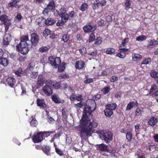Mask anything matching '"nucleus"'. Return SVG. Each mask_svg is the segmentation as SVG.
Masks as SVG:
<instances>
[{
	"label": "nucleus",
	"instance_id": "obj_1",
	"mask_svg": "<svg viewBox=\"0 0 158 158\" xmlns=\"http://www.w3.org/2000/svg\"><path fill=\"white\" fill-rule=\"evenodd\" d=\"M94 105L93 107H88L86 106L83 112L82 118L79 126L76 127L77 131L80 132V136L82 139H85L86 137L90 136L94 131V128L98 126V123L93 120L90 119L88 117L96 108L95 103L93 101Z\"/></svg>",
	"mask_w": 158,
	"mask_h": 158
},
{
	"label": "nucleus",
	"instance_id": "obj_2",
	"mask_svg": "<svg viewBox=\"0 0 158 158\" xmlns=\"http://www.w3.org/2000/svg\"><path fill=\"white\" fill-rule=\"evenodd\" d=\"M20 40V43L16 46V50L22 54H26L29 50V45L27 42L29 41L28 35L22 36Z\"/></svg>",
	"mask_w": 158,
	"mask_h": 158
},
{
	"label": "nucleus",
	"instance_id": "obj_3",
	"mask_svg": "<svg viewBox=\"0 0 158 158\" xmlns=\"http://www.w3.org/2000/svg\"><path fill=\"white\" fill-rule=\"evenodd\" d=\"M54 133L53 131L41 132L37 134H35L32 138V140L34 143H38L43 140V136L47 137L50 135V134Z\"/></svg>",
	"mask_w": 158,
	"mask_h": 158
},
{
	"label": "nucleus",
	"instance_id": "obj_4",
	"mask_svg": "<svg viewBox=\"0 0 158 158\" xmlns=\"http://www.w3.org/2000/svg\"><path fill=\"white\" fill-rule=\"evenodd\" d=\"M100 138L106 143H110L112 139V133L107 131H104L100 135Z\"/></svg>",
	"mask_w": 158,
	"mask_h": 158
},
{
	"label": "nucleus",
	"instance_id": "obj_5",
	"mask_svg": "<svg viewBox=\"0 0 158 158\" xmlns=\"http://www.w3.org/2000/svg\"><path fill=\"white\" fill-rule=\"evenodd\" d=\"M49 60L51 65L55 68L57 67L58 65L61 62L60 59L59 57H56L54 59L52 57H50L49 58Z\"/></svg>",
	"mask_w": 158,
	"mask_h": 158
},
{
	"label": "nucleus",
	"instance_id": "obj_6",
	"mask_svg": "<svg viewBox=\"0 0 158 158\" xmlns=\"http://www.w3.org/2000/svg\"><path fill=\"white\" fill-rule=\"evenodd\" d=\"M83 29L85 32H89L94 31L96 29V27L94 25L87 24L83 27Z\"/></svg>",
	"mask_w": 158,
	"mask_h": 158
},
{
	"label": "nucleus",
	"instance_id": "obj_7",
	"mask_svg": "<svg viewBox=\"0 0 158 158\" xmlns=\"http://www.w3.org/2000/svg\"><path fill=\"white\" fill-rule=\"evenodd\" d=\"M46 84L47 85H50L51 87H52L56 89H58L60 87V85L59 83L55 81H52L51 80L46 81Z\"/></svg>",
	"mask_w": 158,
	"mask_h": 158
},
{
	"label": "nucleus",
	"instance_id": "obj_8",
	"mask_svg": "<svg viewBox=\"0 0 158 158\" xmlns=\"http://www.w3.org/2000/svg\"><path fill=\"white\" fill-rule=\"evenodd\" d=\"M50 85H46L43 88L44 93L47 95L50 96L52 94V91Z\"/></svg>",
	"mask_w": 158,
	"mask_h": 158
},
{
	"label": "nucleus",
	"instance_id": "obj_9",
	"mask_svg": "<svg viewBox=\"0 0 158 158\" xmlns=\"http://www.w3.org/2000/svg\"><path fill=\"white\" fill-rule=\"evenodd\" d=\"M31 44L33 45H35L39 42V36L35 33H33L31 35Z\"/></svg>",
	"mask_w": 158,
	"mask_h": 158
},
{
	"label": "nucleus",
	"instance_id": "obj_10",
	"mask_svg": "<svg viewBox=\"0 0 158 158\" xmlns=\"http://www.w3.org/2000/svg\"><path fill=\"white\" fill-rule=\"evenodd\" d=\"M119 49L120 51L117 54V56L120 58H124L126 56L125 52L128 51V49L121 48L120 47H119Z\"/></svg>",
	"mask_w": 158,
	"mask_h": 158
},
{
	"label": "nucleus",
	"instance_id": "obj_11",
	"mask_svg": "<svg viewBox=\"0 0 158 158\" xmlns=\"http://www.w3.org/2000/svg\"><path fill=\"white\" fill-rule=\"evenodd\" d=\"M138 103L137 101H132L129 103L126 108V110L128 111L131 110L134 107H137L138 106Z\"/></svg>",
	"mask_w": 158,
	"mask_h": 158
},
{
	"label": "nucleus",
	"instance_id": "obj_12",
	"mask_svg": "<svg viewBox=\"0 0 158 158\" xmlns=\"http://www.w3.org/2000/svg\"><path fill=\"white\" fill-rule=\"evenodd\" d=\"M6 83L11 87H13L16 83L15 78L11 77L7 78L6 80Z\"/></svg>",
	"mask_w": 158,
	"mask_h": 158
},
{
	"label": "nucleus",
	"instance_id": "obj_13",
	"mask_svg": "<svg viewBox=\"0 0 158 158\" xmlns=\"http://www.w3.org/2000/svg\"><path fill=\"white\" fill-rule=\"evenodd\" d=\"M37 105L40 108L45 109L46 107V105L45 103L44 100V99H38L37 100Z\"/></svg>",
	"mask_w": 158,
	"mask_h": 158
},
{
	"label": "nucleus",
	"instance_id": "obj_14",
	"mask_svg": "<svg viewBox=\"0 0 158 158\" xmlns=\"http://www.w3.org/2000/svg\"><path fill=\"white\" fill-rule=\"evenodd\" d=\"M11 39L10 35L8 34H6L4 37L3 43L5 45L9 44Z\"/></svg>",
	"mask_w": 158,
	"mask_h": 158
},
{
	"label": "nucleus",
	"instance_id": "obj_15",
	"mask_svg": "<svg viewBox=\"0 0 158 158\" xmlns=\"http://www.w3.org/2000/svg\"><path fill=\"white\" fill-rule=\"evenodd\" d=\"M0 20L3 22L4 24H10V20L8 19V17L6 15H2L0 17Z\"/></svg>",
	"mask_w": 158,
	"mask_h": 158
},
{
	"label": "nucleus",
	"instance_id": "obj_16",
	"mask_svg": "<svg viewBox=\"0 0 158 158\" xmlns=\"http://www.w3.org/2000/svg\"><path fill=\"white\" fill-rule=\"evenodd\" d=\"M157 121V119L156 118L152 117L148 120V124L150 126H153L156 123Z\"/></svg>",
	"mask_w": 158,
	"mask_h": 158
},
{
	"label": "nucleus",
	"instance_id": "obj_17",
	"mask_svg": "<svg viewBox=\"0 0 158 158\" xmlns=\"http://www.w3.org/2000/svg\"><path fill=\"white\" fill-rule=\"evenodd\" d=\"M117 106V104L115 103L108 104L106 106V108L112 111L114 110Z\"/></svg>",
	"mask_w": 158,
	"mask_h": 158
},
{
	"label": "nucleus",
	"instance_id": "obj_18",
	"mask_svg": "<svg viewBox=\"0 0 158 158\" xmlns=\"http://www.w3.org/2000/svg\"><path fill=\"white\" fill-rule=\"evenodd\" d=\"M157 41L155 40H151L149 43L148 45L147 46V48H153L155 45L157 44Z\"/></svg>",
	"mask_w": 158,
	"mask_h": 158
},
{
	"label": "nucleus",
	"instance_id": "obj_19",
	"mask_svg": "<svg viewBox=\"0 0 158 158\" xmlns=\"http://www.w3.org/2000/svg\"><path fill=\"white\" fill-rule=\"evenodd\" d=\"M132 59L133 61H138L140 60L141 58V56L139 54L133 53L132 54Z\"/></svg>",
	"mask_w": 158,
	"mask_h": 158
},
{
	"label": "nucleus",
	"instance_id": "obj_20",
	"mask_svg": "<svg viewBox=\"0 0 158 158\" xmlns=\"http://www.w3.org/2000/svg\"><path fill=\"white\" fill-rule=\"evenodd\" d=\"M45 19L41 17L37 19L36 22L39 26L41 27L44 26L45 24Z\"/></svg>",
	"mask_w": 158,
	"mask_h": 158
},
{
	"label": "nucleus",
	"instance_id": "obj_21",
	"mask_svg": "<svg viewBox=\"0 0 158 158\" xmlns=\"http://www.w3.org/2000/svg\"><path fill=\"white\" fill-rule=\"evenodd\" d=\"M84 65V62L81 60L77 61L76 62V68L78 69H81L83 68Z\"/></svg>",
	"mask_w": 158,
	"mask_h": 158
},
{
	"label": "nucleus",
	"instance_id": "obj_22",
	"mask_svg": "<svg viewBox=\"0 0 158 158\" xmlns=\"http://www.w3.org/2000/svg\"><path fill=\"white\" fill-rule=\"evenodd\" d=\"M12 2H10L8 4V6L9 7H15L16 8H19V6L18 5V2H17L15 0H12Z\"/></svg>",
	"mask_w": 158,
	"mask_h": 158
},
{
	"label": "nucleus",
	"instance_id": "obj_23",
	"mask_svg": "<svg viewBox=\"0 0 158 158\" xmlns=\"http://www.w3.org/2000/svg\"><path fill=\"white\" fill-rule=\"evenodd\" d=\"M9 62L6 58H0V64L4 66H6L9 64Z\"/></svg>",
	"mask_w": 158,
	"mask_h": 158
},
{
	"label": "nucleus",
	"instance_id": "obj_24",
	"mask_svg": "<svg viewBox=\"0 0 158 158\" xmlns=\"http://www.w3.org/2000/svg\"><path fill=\"white\" fill-rule=\"evenodd\" d=\"M104 112L106 116L107 117H110L113 114V111L111 110L106 108Z\"/></svg>",
	"mask_w": 158,
	"mask_h": 158
},
{
	"label": "nucleus",
	"instance_id": "obj_25",
	"mask_svg": "<svg viewBox=\"0 0 158 158\" xmlns=\"http://www.w3.org/2000/svg\"><path fill=\"white\" fill-rule=\"evenodd\" d=\"M46 81H45V80L44 77L41 75H40L39 76L38 78V83L39 85H42L44 82L46 83Z\"/></svg>",
	"mask_w": 158,
	"mask_h": 158
},
{
	"label": "nucleus",
	"instance_id": "obj_26",
	"mask_svg": "<svg viewBox=\"0 0 158 158\" xmlns=\"http://www.w3.org/2000/svg\"><path fill=\"white\" fill-rule=\"evenodd\" d=\"M42 149L44 151V152L47 155H49V151H50V148L49 146H45L42 147Z\"/></svg>",
	"mask_w": 158,
	"mask_h": 158
},
{
	"label": "nucleus",
	"instance_id": "obj_27",
	"mask_svg": "<svg viewBox=\"0 0 158 158\" xmlns=\"http://www.w3.org/2000/svg\"><path fill=\"white\" fill-rule=\"evenodd\" d=\"M55 23V20L51 18H48L46 20L45 19V23L47 25H52Z\"/></svg>",
	"mask_w": 158,
	"mask_h": 158
},
{
	"label": "nucleus",
	"instance_id": "obj_28",
	"mask_svg": "<svg viewBox=\"0 0 158 158\" xmlns=\"http://www.w3.org/2000/svg\"><path fill=\"white\" fill-rule=\"evenodd\" d=\"M157 86L155 85H152L151 88L150 89L149 92V94L152 95L153 93H154L157 90Z\"/></svg>",
	"mask_w": 158,
	"mask_h": 158
},
{
	"label": "nucleus",
	"instance_id": "obj_29",
	"mask_svg": "<svg viewBox=\"0 0 158 158\" xmlns=\"http://www.w3.org/2000/svg\"><path fill=\"white\" fill-rule=\"evenodd\" d=\"M67 11V9L66 8L62 7L58 12L59 15L60 16L64 14H66Z\"/></svg>",
	"mask_w": 158,
	"mask_h": 158
},
{
	"label": "nucleus",
	"instance_id": "obj_30",
	"mask_svg": "<svg viewBox=\"0 0 158 158\" xmlns=\"http://www.w3.org/2000/svg\"><path fill=\"white\" fill-rule=\"evenodd\" d=\"M98 147L101 151H106L107 150V146L103 144H102L98 145Z\"/></svg>",
	"mask_w": 158,
	"mask_h": 158
},
{
	"label": "nucleus",
	"instance_id": "obj_31",
	"mask_svg": "<svg viewBox=\"0 0 158 158\" xmlns=\"http://www.w3.org/2000/svg\"><path fill=\"white\" fill-rule=\"evenodd\" d=\"M128 41V39L126 38L123 40L122 42V43L119 47H120L122 48L123 47H126L127 45V43Z\"/></svg>",
	"mask_w": 158,
	"mask_h": 158
},
{
	"label": "nucleus",
	"instance_id": "obj_32",
	"mask_svg": "<svg viewBox=\"0 0 158 158\" xmlns=\"http://www.w3.org/2000/svg\"><path fill=\"white\" fill-rule=\"evenodd\" d=\"M48 9L49 10H53L55 8V5L53 2H50L48 5Z\"/></svg>",
	"mask_w": 158,
	"mask_h": 158
},
{
	"label": "nucleus",
	"instance_id": "obj_33",
	"mask_svg": "<svg viewBox=\"0 0 158 158\" xmlns=\"http://www.w3.org/2000/svg\"><path fill=\"white\" fill-rule=\"evenodd\" d=\"M16 75L18 76H22L24 72L21 69H19L18 70L15 72Z\"/></svg>",
	"mask_w": 158,
	"mask_h": 158
},
{
	"label": "nucleus",
	"instance_id": "obj_34",
	"mask_svg": "<svg viewBox=\"0 0 158 158\" xmlns=\"http://www.w3.org/2000/svg\"><path fill=\"white\" fill-rule=\"evenodd\" d=\"M140 125L138 123L135 126V132L136 135L137 136L139 133V127Z\"/></svg>",
	"mask_w": 158,
	"mask_h": 158
},
{
	"label": "nucleus",
	"instance_id": "obj_35",
	"mask_svg": "<svg viewBox=\"0 0 158 158\" xmlns=\"http://www.w3.org/2000/svg\"><path fill=\"white\" fill-rule=\"evenodd\" d=\"M60 17L62 20H63L65 22H66L69 18V15L66 13L60 16Z\"/></svg>",
	"mask_w": 158,
	"mask_h": 158
},
{
	"label": "nucleus",
	"instance_id": "obj_36",
	"mask_svg": "<svg viewBox=\"0 0 158 158\" xmlns=\"http://www.w3.org/2000/svg\"><path fill=\"white\" fill-rule=\"evenodd\" d=\"M146 39L147 37L146 36L141 35L136 38V40L139 41H142L146 40Z\"/></svg>",
	"mask_w": 158,
	"mask_h": 158
},
{
	"label": "nucleus",
	"instance_id": "obj_37",
	"mask_svg": "<svg viewBox=\"0 0 158 158\" xmlns=\"http://www.w3.org/2000/svg\"><path fill=\"white\" fill-rule=\"evenodd\" d=\"M150 74L151 77L154 78L155 79H156L158 77V73L154 70L152 71Z\"/></svg>",
	"mask_w": 158,
	"mask_h": 158
},
{
	"label": "nucleus",
	"instance_id": "obj_38",
	"mask_svg": "<svg viewBox=\"0 0 158 158\" xmlns=\"http://www.w3.org/2000/svg\"><path fill=\"white\" fill-rule=\"evenodd\" d=\"M88 7V4L86 3H83L82 5L81 6L80 9L81 11H83L85 10Z\"/></svg>",
	"mask_w": 158,
	"mask_h": 158
},
{
	"label": "nucleus",
	"instance_id": "obj_39",
	"mask_svg": "<svg viewBox=\"0 0 158 158\" xmlns=\"http://www.w3.org/2000/svg\"><path fill=\"white\" fill-rule=\"evenodd\" d=\"M115 52L114 49L113 48H109L106 50V54H112L114 53Z\"/></svg>",
	"mask_w": 158,
	"mask_h": 158
},
{
	"label": "nucleus",
	"instance_id": "obj_40",
	"mask_svg": "<svg viewBox=\"0 0 158 158\" xmlns=\"http://www.w3.org/2000/svg\"><path fill=\"white\" fill-rule=\"evenodd\" d=\"M52 98L53 101L56 103H60V101L58 99L57 95H54L52 96Z\"/></svg>",
	"mask_w": 158,
	"mask_h": 158
},
{
	"label": "nucleus",
	"instance_id": "obj_41",
	"mask_svg": "<svg viewBox=\"0 0 158 158\" xmlns=\"http://www.w3.org/2000/svg\"><path fill=\"white\" fill-rule=\"evenodd\" d=\"M22 18V16L21 15L19 14H18L15 18V22H18L20 21Z\"/></svg>",
	"mask_w": 158,
	"mask_h": 158
},
{
	"label": "nucleus",
	"instance_id": "obj_42",
	"mask_svg": "<svg viewBox=\"0 0 158 158\" xmlns=\"http://www.w3.org/2000/svg\"><path fill=\"white\" fill-rule=\"evenodd\" d=\"M69 36L67 34H64L63 35L61 39L64 42H67L69 39Z\"/></svg>",
	"mask_w": 158,
	"mask_h": 158
},
{
	"label": "nucleus",
	"instance_id": "obj_43",
	"mask_svg": "<svg viewBox=\"0 0 158 158\" xmlns=\"http://www.w3.org/2000/svg\"><path fill=\"white\" fill-rule=\"evenodd\" d=\"M142 108H137L135 111V114L136 116H139L140 115L142 112Z\"/></svg>",
	"mask_w": 158,
	"mask_h": 158
},
{
	"label": "nucleus",
	"instance_id": "obj_44",
	"mask_svg": "<svg viewBox=\"0 0 158 158\" xmlns=\"http://www.w3.org/2000/svg\"><path fill=\"white\" fill-rule=\"evenodd\" d=\"M125 5L126 6L125 9L127 10L131 7L130 0H126Z\"/></svg>",
	"mask_w": 158,
	"mask_h": 158
},
{
	"label": "nucleus",
	"instance_id": "obj_45",
	"mask_svg": "<svg viewBox=\"0 0 158 158\" xmlns=\"http://www.w3.org/2000/svg\"><path fill=\"white\" fill-rule=\"evenodd\" d=\"M151 60L150 58H147L144 60L141 64H147L151 62Z\"/></svg>",
	"mask_w": 158,
	"mask_h": 158
},
{
	"label": "nucleus",
	"instance_id": "obj_46",
	"mask_svg": "<svg viewBox=\"0 0 158 158\" xmlns=\"http://www.w3.org/2000/svg\"><path fill=\"white\" fill-rule=\"evenodd\" d=\"M50 31L48 29L45 30L43 32L44 36L46 37L49 35L50 34Z\"/></svg>",
	"mask_w": 158,
	"mask_h": 158
},
{
	"label": "nucleus",
	"instance_id": "obj_47",
	"mask_svg": "<svg viewBox=\"0 0 158 158\" xmlns=\"http://www.w3.org/2000/svg\"><path fill=\"white\" fill-rule=\"evenodd\" d=\"M110 90V87H106L103 88L101 90L102 92L104 94L107 93Z\"/></svg>",
	"mask_w": 158,
	"mask_h": 158
},
{
	"label": "nucleus",
	"instance_id": "obj_48",
	"mask_svg": "<svg viewBox=\"0 0 158 158\" xmlns=\"http://www.w3.org/2000/svg\"><path fill=\"white\" fill-rule=\"evenodd\" d=\"M65 64H64L63 63L60 65L58 68V70L59 71L61 72L64 70L65 68L64 66Z\"/></svg>",
	"mask_w": 158,
	"mask_h": 158
},
{
	"label": "nucleus",
	"instance_id": "obj_49",
	"mask_svg": "<svg viewBox=\"0 0 158 158\" xmlns=\"http://www.w3.org/2000/svg\"><path fill=\"white\" fill-rule=\"evenodd\" d=\"M126 138L128 140H130L132 138V135L130 131L128 132L126 135Z\"/></svg>",
	"mask_w": 158,
	"mask_h": 158
},
{
	"label": "nucleus",
	"instance_id": "obj_50",
	"mask_svg": "<svg viewBox=\"0 0 158 158\" xmlns=\"http://www.w3.org/2000/svg\"><path fill=\"white\" fill-rule=\"evenodd\" d=\"M118 150H116L115 148H113L111 150H109V152L114 156H116L118 153Z\"/></svg>",
	"mask_w": 158,
	"mask_h": 158
},
{
	"label": "nucleus",
	"instance_id": "obj_51",
	"mask_svg": "<svg viewBox=\"0 0 158 158\" xmlns=\"http://www.w3.org/2000/svg\"><path fill=\"white\" fill-rule=\"evenodd\" d=\"M30 124L32 127H36L37 124V122L35 119H32L30 122Z\"/></svg>",
	"mask_w": 158,
	"mask_h": 158
},
{
	"label": "nucleus",
	"instance_id": "obj_52",
	"mask_svg": "<svg viewBox=\"0 0 158 158\" xmlns=\"http://www.w3.org/2000/svg\"><path fill=\"white\" fill-rule=\"evenodd\" d=\"M94 81L93 78H87L84 81V83L85 84H89L93 82Z\"/></svg>",
	"mask_w": 158,
	"mask_h": 158
},
{
	"label": "nucleus",
	"instance_id": "obj_53",
	"mask_svg": "<svg viewBox=\"0 0 158 158\" xmlns=\"http://www.w3.org/2000/svg\"><path fill=\"white\" fill-rule=\"evenodd\" d=\"M108 75L107 72L105 70L102 71L101 73L98 74V76H107Z\"/></svg>",
	"mask_w": 158,
	"mask_h": 158
},
{
	"label": "nucleus",
	"instance_id": "obj_54",
	"mask_svg": "<svg viewBox=\"0 0 158 158\" xmlns=\"http://www.w3.org/2000/svg\"><path fill=\"white\" fill-rule=\"evenodd\" d=\"M95 39L94 34V33H91L90 35V37L89 39V41L91 42L93 41Z\"/></svg>",
	"mask_w": 158,
	"mask_h": 158
},
{
	"label": "nucleus",
	"instance_id": "obj_55",
	"mask_svg": "<svg viewBox=\"0 0 158 158\" xmlns=\"http://www.w3.org/2000/svg\"><path fill=\"white\" fill-rule=\"evenodd\" d=\"M48 50V48L47 47H43L40 48L39 49V51L41 52H44L47 51Z\"/></svg>",
	"mask_w": 158,
	"mask_h": 158
},
{
	"label": "nucleus",
	"instance_id": "obj_56",
	"mask_svg": "<svg viewBox=\"0 0 158 158\" xmlns=\"http://www.w3.org/2000/svg\"><path fill=\"white\" fill-rule=\"evenodd\" d=\"M38 75L37 72H33L31 74V77L33 78H35Z\"/></svg>",
	"mask_w": 158,
	"mask_h": 158
},
{
	"label": "nucleus",
	"instance_id": "obj_57",
	"mask_svg": "<svg viewBox=\"0 0 158 158\" xmlns=\"http://www.w3.org/2000/svg\"><path fill=\"white\" fill-rule=\"evenodd\" d=\"M100 4L98 0H96L94 4L95 8H98L100 6Z\"/></svg>",
	"mask_w": 158,
	"mask_h": 158
},
{
	"label": "nucleus",
	"instance_id": "obj_58",
	"mask_svg": "<svg viewBox=\"0 0 158 158\" xmlns=\"http://www.w3.org/2000/svg\"><path fill=\"white\" fill-rule=\"evenodd\" d=\"M64 23H65L63 20L61 19V20H59L56 23L57 26H61L63 25Z\"/></svg>",
	"mask_w": 158,
	"mask_h": 158
},
{
	"label": "nucleus",
	"instance_id": "obj_59",
	"mask_svg": "<svg viewBox=\"0 0 158 158\" xmlns=\"http://www.w3.org/2000/svg\"><path fill=\"white\" fill-rule=\"evenodd\" d=\"M80 52L82 55H84L86 53V48L84 47H83L80 50Z\"/></svg>",
	"mask_w": 158,
	"mask_h": 158
},
{
	"label": "nucleus",
	"instance_id": "obj_60",
	"mask_svg": "<svg viewBox=\"0 0 158 158\" xmlns=\"http://www.w3.org/2000/svg\"><path fill=\"white\" fill-rule=\"evenodd\" d=\"M118 77L116 76H113L110 78V81L111 82H114L118 80Z\"/></svg>",
	"mask_w": 158,
	"mask_h": 158
},
{
	"label": "nucleus",
	"instance_id": "obj_61",
	"mask_svg": "<svg viewBox=\"0 0 158 158\" xmlns=\"http://www.w3.org/2000/svg\"><path fill=\"white\" fill-rule=\"evenodd\" d=\"M48 122L51 124L54 123L55 122L54 119L52 117H50L48 118Z\"/></svg>",
	"mask_w": 158,
	"mask_h": 158
},
{
	"label": "nucleus",
	"instance_id": "obj_62",
	"mask_svg": "<svg viewBox=\"0 0 158 158\" xmlns=\"http://www.w3.org/2000/svg\"><path fill=\"white\" fill-rule=\"evenodd\" d=\"M56 151L58 154H59L60 156H62L63 155V152L61 150H60V149L58 148H56Z\"/></svg>",
	"mask_w": 158,
	"mask_h": 158
},
{
	"label": "nucleus",
	"instance_id": "obj_63",
	"mask_svg": "<svg viewBox=\"0 0 158 158\" xmlns=\"http://www.w3.org/2000/svg\"><path fill=\"white\" fill-rule=\"evenodd\" d=\"M135 156L137 158H147L145 156L142 155H140L139 154L137 153H135Z\"/></svg>",
	"mask_w": 158,
	"mask_h": 158
},
{
	"label": "nucleus",
	"instance_id": "obj_64",
	"mask_svg": "<svg viewBox=\"0 0 158 158\" xmlns=\"http://www.w3.org/2000/svg\"><path fill=\"white\" fill-rule=\"evenodd\" d=\"M60 78L61 79H64L65 78H68L69 77L68 75L66 73L61 74L60 75Z\"/></svg>",
	"mask_w": 158,
	"mask_h": 158
}]
</instances>
